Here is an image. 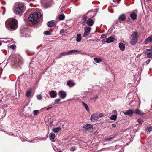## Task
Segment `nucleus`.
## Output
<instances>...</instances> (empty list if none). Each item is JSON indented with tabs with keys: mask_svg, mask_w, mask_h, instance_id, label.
<instances>
[{
	"mask_svg": "<svg viewBox=\"0 0 152 152\" xmlns=\"http://www.w3.org/2000/svg\"><path fill=\"white\" fill-rule=\"evenodd\" d=\"M5 26L8 29L15 30L18 27V24L17 20L14 18H10L6 21Z\"/></svg>",
	"mask_w": 152,
	"mask_h": 152,
	"instance_id": "nucleus-1",
	"label": "nucleus"
},
{
	"mask_svg": "<svg viewBox=\"0 0 152 152\" xmlns=\"http://www.w3.org/2000/svg\"><path fill=\"white\" fill-rule=\"evenodd\" d=\"M41 17V14L40 13L35 12L30 14L28 18V20L33 24H36L37 22V19H39Z\"/></svg>",
	"mask_w": 152,
	"mask_h": 152,
	"instance_id": "nucleus-2",
	"label": "nucleus"
},
{
	"mask_svg": "<svg viewBox=\"0 0 152 152\" xmlns=\"http://www.w3.org/2000/svg\"><path fill=\"white\" fill-rule=\"evenodd\" d=\"M139 37L138 33L135 31L133 32L130 37V43L131 45H135L137 41V39Z\"/></svg>",
	"mask_w": 152,
	"mask_h": 152,
	"instance_id": "nucleus-3",
	"label": "nucleus"
},
{
	"mask_svg": "<svg viewBox=\"0 0 152 152\" xmlns=\"http://www.w3.org/2000/svg\"><path fill=\"white\" fill-rule=\"evenodd\" d=\"M23 10V5L22 4H19L18 7L14 10V13L17 15H20Z\"/></svg>",
	"mask_w": 152,
	"mask_h": 152,
	"instance_id": "nucleus-4",
	"label": "nucleus"
},
{
	"mask_svg": "<svg viewBox=\"0 0 152 152\" xmlns=\"http://www.w3.org/2000/svg\"><path fill=\"white\" fill-rule=\"evenodd\" d=\"M98 114V113L96 112L91 115L90 119L92 121L94 122L99 118Z\"/></svg>",
	"mask_w": 152,
	"mask_h": 152,
	"instance_id": "nucleus-5",
	"label": "nucleus"
},
{
	"mask_svg": "<svg viewBox=\"0 0 152 152\" xmlns=\"http://www.w3.org/2000/svg\"><path fill=\"white\" fill-rule=\"evenodd\" d=\"M58 94L60 97L62 99H64L66 97V92L64 91L61 90L59 91L58 92Z\"/></svg>",
	"mask_w": 152,
	"mask_h": 152,
	"instance_id": "nucleus-6",
	"label": "nucleus"
},
{
	"mask_svg": "<svg viewBox=\"0 0 152 152\" xmlns=\"http://www.w3.org/2000/svg\"><path fill=\"white\" fill-rule=\"evenodd\" d=\"M48 118L45 121L46 124L47 125H50L51 126V124L53 121V119L50 116H48Z\"/></svg>",
	"mask_w": 152,
	"mask_h": 152,
	"instance_id": "nucleus-7",
	"label": "nucleus"
},
{
	"mask_svg": "<svg viewBox=\"0 0 152 152\" xmlns=\"http://www.w3.org/2000/svg\"><path fill=\"white\" fill-rule=\"evenodd\" d=\"M94 20L91 18L88 19L86 21V23L89 26H92L94 24Z\"/></svg>",
	"mask_w": 152,
	"mask_h": 152,
	"instance_id": "nucleus-8",
	"label": "nucleus"
},
{
	"mask_svg": "<svg viewBox=\"0 0 152 152\" xmlns=\"http://www.w3.org/2000/svg\"><path fill=\"white\" fill-rule=\"evenodd\" d=\"M133 111L132 110H129L127 111L124 112V113L125 115H128L130 116H132V115Z\"/></svg>",
	"mask_w": 152,
	"mask_h": 152,
	"instance_id": "nucleus-9",
	"label": "nucleus"
},
{
	"mask_svg": "<svg viewBox=\"0 0 152 152\" xmlns=\"http://www.w3.org/2000/svg\"><path fill=\"white\" fill-rule=\"evenodd\" d=\"M49 94L52 98L56 97L57 96V93L56 91L54 90H52L49 92Z\"/></svg>",
	"mask_w": 152,
	"mask_h": 152,
	"instance_id": "nucleus-10",
	"label": "nucleus"
},
{
	"mask_svg": "<svg viewBox=\"0 0 152 152\" xmlns=\"http://www.w3.org/2000/svg\"><path fill=\"white\" fill-rule=\"evenodd\" d=\"M137 12H133L130 15V17L131 19L133 20L136 19L137 16Z\"/></svg>",
	"mask_w": 152,
	"mask_h": 152,
	"instance_id": "nucleus-11",
	"label": "nucleus"
},
{
	"mask_svg": "<svg viewBox=\"0 0 152 152\" xmlns=\"http://www.w3.org/2000/svg\"><path fill=\"white\" fill-rule=\"evenodd\" d=\"M92 127L93 126L91 125L87 124L85 125L83 128L84 129L88 131L91 130Z\"/></svg>",
	"mask_w": 152,
	"mask_h": 152,
	"instance_id": "nucleus-12",
	"label": "nucleus"
},
{
	"mask_svg": "<svg viewBox=\"0 0 152 152\" xmlns=\"http://www.w3.org/2000/svg\"><path fill=\"white\" fill-rule=\"evenodd\" d=\"M150 42H152V35L146 39L144 41V43L145 44H148Z\"/></svg>",
	"mask_w": 152,
	"mask_h": 152,
	"instance_id": "nucleus-13",
	"label": "nucleus"
},
{
	"mask_svg": "<svg viewBox=\"0 0 152 152\" xmlns=\"http://www.w3.org/2000/svg\"><path fill=\"white\" fill-rule=\"evenodd\" d=\"M118 19L120 21H124L126 19V17L124 14H122L120 15Z\"/></svg>",
	"mask_w": 152,
	"mask_h": 152,
	"instance_id": "nucleus-14",
	"label": "nucleus"
},
{
	"mask_svg": "<svg viewBox=\"0 0 152 152\" xmlns=\"http://www.w3.org/2000/svg\"><path fill=\"white\" fill-rule=\"evenodd\" d=\"M49 138L50 140L52 142H54V139L55 137V134L53 133H50L49 135Z\"/></svg>",
	"mask_w": 152,
	"mask_h": 152,
	"instance_id": "nucleus-15",
	"label": "nucleus"
},
{
	"mask_svg": "<svg viewBox=\"0 0 152 152\" xmlns=\"http://www.w3.org/2000/svg\"><path fill=\"white\" fill-rule=\"evenodd\" d=\"M106 42L107 43H109L113 42L114 41L115 39L113 37H110L107 39H106Z\"/></svg>",
	"mask_w": 152,
	"mask_h": 152,
	"instance_id": "nucleus-16",
	"label": "nucleus"
},
{
	"mask_svg": "<svg viewBox=\"0 0 152 152\" xmlns=\"http://www.w3.org/2000/svg\"><path fill=\"white\" fill-rule=\"evenodd\" d=\"M47 25L48 27H51L55 25V23L53 21H50L47 23Z\"/></svg>",
	"mask_w": 152,
	"mask_h": 152,
	"instance_id": "nucleus-17",
	"label": "nucleus"
},
{
	"mask_svg": "<svg viewBox=\"0 0 152 152\" xmlns=\"http://www.w3.org/2000/svg\"><path fill=\"white\" fill-rule=\"evenodd\" d=\"M61 130V128L60 127L54 128L53 129L52 131L55 133L59 132Z\"/></svg>",
	"mask_w": 152,
	"mask_h": 152,
	"instance_id": "nucleus-18",
	"label": "nucleus"
},
{
	"mask_svg": "<svg viewBox=\"0 0 152 152\" xmlns=\"http://www.w3.org/2000/svg\"><path fill=\"white\" fill-rule=\"evenodd\" d=\"M75 83L73 82L71 80H70L67 82V85L70 87H72L75 85Z\"/></svg>",
	"mask_w": 152,
	"mask_h": 152,
	"instance_id": "nucleus-19",
	"label": "nucleus"
},
{
	"mask_svg": "<svg viewBox=\"0 0 152 152\" xmlns=\"http://www.w3.org/2000/svg\"><path fill=\"white\" fill-rule=\"evenodd\" d=\"M134 112L135 113L139 115H143L144 114V113L141 110L137 109L135 110Z\"/></svg>",
	"mask_w": 152,
	"mask_h": 152,
	"instance_id": "nucleus-20",
	"label": "nucleus"
},
{
	"mask_svg": "<svg viewBox=\"0 0 152 152\" xmlns=\"http://www.w3.org/2000/svg\"><path fill=\"white\" fill-rule=\"evenodd\" d=\"M119 47L120 48V50L122 51H123L125 50V46L122 43H120L119 44Z\"/></svg>",
	"mask_w": 152,
	"mask_h": 152,
	"instance_id": "nucleus-21",
	"label": "nucleus"
},
{
	"mask_svg": "<svg viewBox=\"0 0 152 152\" xmlns=\"http://www.w3.org/2000/svg\"><path fill=\"white\" fill-rule=\"evenodd\" d=\"M42 5L45 8H47L50 7V4L48 3H45L42 2Z\"/></svg>",
	"mask_w": 152,
	"mask_h": 152,
	"instance_id": "nucleus-22",
	"label": "nucleus"
},
{
	"mask_svg": "<svg viewBox=\"0 0 152 152\" xmlns=\"http://www.w3.org/2000/svg\"><path fill=\"white\" fill-rule=\"evenodd\" d=\"M68 53V51H67L66 52H62L60 53L59 55V58L61 57L62 56H65L66 55H69V53Z\"/></svg>",
	"mask_w": 152,
	"mask_h": 152,
	"instance_id": "nucleus-23",
	"label": "nucleus"
},
{
	"mask_svg": "<svg viewBox=\"0 0 152 152\" xmlns=\"http://www.w3.org/2000/svg\"><path fill=\"white\" fill-rule=\"evenodd\" d=\"M31 93V89L28 90L26 92V96L28 97H30Z\"/></svg>",
	"mask_w": 152,
	"mask_h": 152,
	"instance_id": "nucleus-24",
	"label": "nucleus"
},
{
	"mask_svg": "<svg viewBox=\"0 0 152 152\" xmlns=\"http://www.w3.org/2000/svg\"><path fill=\"white\" fill-rule=\"evenodd\" d=\"M76 40L77 42H80L81 41V36L80 34H79L77 35Z\"/></svg>",
	"mask_w": 152,
	"mask_h": 152,
	"instance_id": "nucleus-25",
	"label": "nucleus"
},
{
	"mask_svg": "<svg viewBox=\"0 0 152 152\" xmlns=\"http://www.w3.org/2000/svg\"><path fill=\"white\" fill-rule=\"evenodd\" d=\"M87 17L86 15H84L83 17L82 21V24L84 25L86 21V20Z\"/></svg>",
	"mask_w": 152,
	"mask_h": 152,
	"instance_id": "nucleus-26",
	"label": "nucleus"
},
{
	"mask_svg": "<svg viewBox=\"0 0 152 152\" xmlns=\"http://www.w3.org/2000/svg\"><path fill=\"white\" fill-rule=\"evenodd\" d=\"M94 61L96 63H99L102 61V59L100 58H94Z\"/></svg>",
	"mask_w": 152,
	"mask_h": 152,
	"instance_id": "nucleus-27",
	"label": "nucleus"
},
{
	"mask_svg": "<svg viewBox=\"0 0 152 152\" xmlns=\"http://www.w3.org/2000/svg\"><path fill=\"white\" fill-rule=\"evenodd\" d=\"M82 103L83 106L85 107L87 111H89V109L87 104L83 102H82Z\"/></svg>",
	"mask_w": 152,
	"mask_h": 152,
	"instance_id": "nucleus-28",
	"label": "nucleus"
},
{
	"mask_svg": "<svg viewBox=\"0 0 152 152\" xmlns=\"http://www.w3.org/2000/svg\"><path fill=\"white\" fill-rule=\"evenodd\" d=\"M117 118V115L114 114L112 115L110 118V119L112 120H116Z\"/></svg>",
	"mask_w": 152,
	"mask_h": 152,
	"instance_id": "nucleus-29",
	"label": "nucleus"
},
{
	"mask_svg": "<svg viewBox=\"0 0 152 152\" xmlns=\"http://www.w3.org/2000/svg\"><path fill=\"white\" fill-rule=\"evenodd\" d=\"M65 15L64 14H61L58 17V19L60 20H63L65 18Z\"/></svg>",
	"mask_w": 152,
	"mask_h": 152,
	"instance_id": "nucleus-30",
	"label": "nucleus"
},
{
	"mask_svg": "<svg viewBox=\"0 0 152 152\" xmlns=\"http://www.w3.org/2000/svg\"><path fill=\"white\" fill-rule=\"evenodd\" d=\"M91 30V28L89 27H86L85 29V32L88 33H89V32Z\"/></svg>",
	"mask_w": 152,
	"mask_h": 152,
	"instance_id": "nucleus-31",
	"label": "nucleus"
},
{
	"mask_svg": "<svg viewBox=\"0 0 152 152\" xmlns=\"http://www.w3.org/2000/svg\"><path fill=\"white\" fill-rule=\"evenodd\" d=\"M146 130L148 132H151L152 131V126H150L147 128Z\"/></svg>",
	"mask_w": 152,
	"mask_h": 152,
	"instance_id": "nucleus-32",
	"label": "nucleus"
},
{
	"mask_svg": "<svg viewBox=\"0 0 152 152\" xmlns=\"http://www.w3.org/2000/svg\"><path fill=\"white\" fill-rule=\"evenodd\" d=\"M147 56L148 58H152V52H150L147 53Z\"/></svg>",
	"mask_w": 152,
	"mask_h": 152,
	"instance_id": "nucleus-33",
	"label": "nucleus"
},
{
	"mask_svg": "<svg viewBox=\"0 0 152 152\" xmlns=\"http://www.w3.org/2000/svg\"><path fill=\"white\" fill-rule=\"evenodd\" d=\"M99 118L102 117L104 116V114L103 113H98V114Z\"/></svg>",
	"mask_w": 152,
	"mask_h": 152,
	"instance_id": "nucleus-34",
	"label": "nucleus"
},
{
	"mask_svg": "<svg viewBox=\"0 0 152 152\" xmlns=\"http://www.w3.org/2000/svg\"><path fill=\"white\" fill-rule=\"evenodd\" d=\"M61 100V99H56L54 101L55 104H58Z\"/></svg>",
	"mask_w": 152,
	"mask_h": 152,
	"instance_id": "nucleus-35",
	"label": "nucleus"
},
{
	"mask_svg": "<svg viewBox=\"0 0 152 152\" xmlns=\"http://www.w3.org/2000/svg\"><path fill=\"white\" fill-rule=\"evenodd\" d=\"M39 111L38 110H34L33 112V114L35 115H37L38 113L39 112Z\"/></svg>",
	"mask_w": 152,
	"mask_h": 152,
	"instance_id": "nucleus-36",
	"label": "nucleus"
},
{
	"mask_svg": "<svg viewBox=\"0 0 152 152\" xmlns=\"http://www.w3.org/2000/svg\"><path fill=\"white\" fill-rule=\"evenodd\" d=\"M44 34L45 35H49L50 34V32L48 31H45L44 33Z\"/></svg>",
	"mask_w": 152,
	"mask_h": 152,
	"instance_id": "nucleus-37",
	"label": "nucleus"
},
{
	"mask_svg": "<svg viewBox=\"0 0 152 152\" xmlns=\"http://www.w3.org/2000/svg\"><path fill=\"white\" fill-rule=\"evenodd\" d=\"M37 98L39 100H40L42 99V97L41 95H39L37 96Z\"/></svg>",
	"mask_w": 152,
	"mask_h": 152,
	"instance_id": "nucleus-38",
	"label": "nucleus"
},
{
	"mask_svg": "<svg viewBox=\"0 0 152 152\" xmlns=\"http://www.w3.org/2000/svg\"><path fill=\"white\" fill-rule=\"evenodd\" d=\"M16 46L14 45H12L10 46V48H12V49H14L15 48Z\"/></svg>",
	"mask_w": 152,
	"mask_h": 152,
	"instance_id": "nucleus-39",
	"label": "nucleus"
},
{
	"mask_svg": "<svg viewBox=\"0 0 152 152\" xmlns=\"http://www.w3.org/2000/svg\"><path fill=\"white\" fill-rule=\"evenodd\" d=\"M120 0H113V1L114 3L117 4H118L120 2Z\"/></svg>",
	"mask_w": 152,
	"mask_h": 152,
	"instance_id": "nucleus-40",
	"label": "nucleus"
},
{
	"mask_svg": "<svg viewBox=\"0 0 152 152\" xmlns=\"http://www.w3.org/2000/svg\"><path fill=\"white\" fill-rule=\"evenodd\" d=\"M75 50H72L68 51L69 54H71L72 53L75 52Z\"/></svg>",
	"mask_w": 152,
	"mask_h": 152,
	"instance_id": "nucleus-41",
	"label": "nucleus"
},
{
	"mask_svg": "<svg viewBox=\"0 0 152 152\" xmlns=\"http://www.w3.org/2000/svg\"><path fill=\"white\" fill-rule=\"evenodd\" d=\"M76 148L75 147H72L70 148V151H73L76 150Z\"/></svg>",
	"mask_w": 152,
	"mask_h": 152,
	"instance_id": "nucleus-42",
	"label": "nucleus"
},
{
	"mask_svg": "<svg viewBox=\"0 0 152 152\" xmlns=\"http://www.w3.org/2000/svg\"><path fill=\"white\" fill-rule=\"evenodd\" d=\"M137 121L140 124H142L143 122L142 120L139 119L137 120Z\"/></svg>",
	"mask_w": 152,
	"mask_h": 152,
	"instance_id": "nucleus-43",
	"label": "nucleus"
},
{
	"mask_svg": "<svg viewBox=\"0 0 152 152\" xmlns=\"http://www.w3.org/2000/svg\"><path fill=\"white\" fill-rule=\"evenodd\" d=\"M88 34H89L88 33L85 32L84 34L83 35V37H86L87 36H88Z\"/></svg>",
	"mask_w": 152,
	"mask_h": 152,
	"instance_id": "nucleus-44",
	"label": "nucleus"
},
{
	"mask_svg": "<svg viewBox=\"0 0 152 152\" xmlns=\"http://www.w3.org/2000/svg\"><path fill=\"white\" fill-rule=\"evenodd\" d=\"M114 138L113 137H112L110 138H107L106 139V141H110L112 139H113Z\"/></svg>",
	"mask_w": 152,
	"mask_h": 152,
	"instance_id": "nucleus-45",
	"label": "nucleus"
},
{
	"mask_svg": "<svg viewBox=\"0 0 152 152\" xmlns=\"http://www.w3.org/2000/svg\"><path fill=\"white\" fill-rule=\"evenodd\" d=\"M150 61V60L149 59H148L146 62V64L148 65Z\"/></svg>",
	"mask_w": 152,
	"mask_h": 152,
	"instance_id": "nucleus-46",
	"label": "nucleus"
},
{
	"mask_svg": "<svg viewBox=\"0 0 152 152\" xmlns=\"http://www.w3.org/2000/svg\"><path fill=\"white\" fill-rule=\"evenodd\" d=\"M112 126L113 127L115 128L116 127V126L115 124H112Z\"/></svg>",
	"mask_w": 152,
	"mask_h": 152,
	"instance_id": "nucleus-47",
	"label": "nucleus"
},
{
	"mask_svg": "<svg viewBox=\"0 0 152 152\" xmlns=\"http://www.w3.org/2000/svg\"><path fill=\"white\" fill-rule=\"evenodd\" d=\"M64 30L63 29H61V30H60V33H64Z\"/></svg>",
	"mask_w": 152,
	"mask_h": 152,
	"instance_id": "nucleus-48",
	"label": "nucleus"
},
{
	"mask_svg": "<svg viewBox=\"0 0 152 152\" xmlns=\"http://www.w3.org/2000/svg\"><path fill=\"white\" fill-rule=\"evenodd\" d=\"M113 112L114 113H115V114L117 115V111H116V110H114V111H113Z\"/></svg>",
	"mask_w": 152,
	"mask_h": 152,
	"instance_id": "nucleus-49",
	"label": "nucleus"
},
{
	"mask_svg": "<svg viewBox=\"0 0 152 152\" xmlns=\"http://www.w3.org/2000/svg\"><path fill=\"white\" fill-rule=\"evenodd\" d=\"M106 37V36L105 35H102L101 36V37L102 38H104Z\"/></svg>",
	"mask_w": 152,
	"mask_h": 152,
	"instance_id": "nucleus-50",
	"label": "nucleus"
},
{
	"mask_svg": "<svg viewBox=\"0 0 152 152\" xmlns=\"http://www.w3.org/2000/svg\"><path fill=\"white\" fill-rule=\"evenodd\" d=\"M75 52H80V51L79 50H75Z\"/></svg>",
	"mask_w": 152,
	"mask_h": 152,
	"instance_id": "nucleus-51",
	"label": "nucleus"
},
{
	"mask_svg": "<svg viewBox=\"0 0 152 152\" xmlns=\"http://www.w3.org/2000/svg\"><path fill=\"white\" fill-rule=\"evenodd\" d=\"M147 50L148 51H152V50H151V48L150 49H147Z\"/></svg>",
	"mask_w": 152,
	"mask_h": 152,
	"instance_id": "nucleus-52",
	"label": "nucleus"
},
{
	"mask_svg": "<svg viewBox=\"0 0 152 152\" xmlns=\"http://www.w3.org/2000/svg\"><path fill=\"white\" fill-rule=\"evenodd\" d=\"M51 108H52L51 107H48V108H47V110H49L50 109H51Z\"/></svg>",
	"mask_w": 152,
	"mask_h": 152,
	"instance_id": "nucleus-53",
	"label": "nucleus"
},
{
	"mask_svg": "<svg viewBox=\"0 0 152 152\" xmlns=\"http://www.w3.org/2000/svg\"><path fill=\"white\" fill-rule=\"evenodd\" d=\"M2 43L1 42H0V46L1 45Z\"/></svg>",
	"mask_w": 152,
	"mask_h": 152,
	"instance_id": "nucleus-54",
	"label": "nucleus"
},
{
	"mask_svg": "<svg viewBox=\"0 0 152 152\" xmlns=\"http://www.w3.org/2000/svg\"><path fill=\"white\" fill-rule=\"evenodd\" d=\"M93 41V40H91V39H90V40H89V41Z\"/></svg>",
	"mask_w": 152,
	"mask_h": 152,
	"instance_id": "nucleus-55",
	"label": "nucleus"
},
{
	"mask_svg": "<svg viewBox=\"0 0 152 152\" xmlns=\"http://www.w3.org/2000/svg\"><path fill=\"white\" fill-rule=\"evenodd\" d=\"M58 152H63L62 151H59Z\"/></svg>",
	"mask_w": 152,
	"mask_h": 152,
	"instance_id": "nucleus-56",
	"label": "nucleus"
},
{
	"mask_svg": "<svg viewBox=\"0 0 152 152\" xmlns=\"http://www.w3.org/2000/svg\"><path fill=\"white\" fill-rule=\"evenodd\" d=\"M90 12H91V11H90ZM89 12H87V14H88V13H89Z\"/></svg>",
	"mask_w": 152,
	"mask_h": 152,
	"instance_id": "nucleus-57",
	"label": "nucleus"
},
{
	"mask_svg": "<svg viewBox=\"0 0 152 152\" xmlns=\"http://www.w3.org/2000/svg\"><path fill=\"white\" fill-rule=\"evenodd\" d=\"M147 0V1H150L151 0Z\"/></svg>",
	"mask_w": 152,
	"mask_h": 152,
	"instance_id": "nucleus-58",
	"label": "nucleus"
},
{
	"mask_svg": "<svg viewBox=\"0 0 152 152\" xmlns=\"http://www.w3.org/2000/svg\"><path fill=\"white\" fill-rule=\"evenodd\" d=\"M95 16V15H93L92 17H94Z\"/></svg>",
	"mask_w": 152,
	"mask_h": 152,
	"instance_id": "nucleus-59",
	"label": "nucleus"
}]
</instances>
